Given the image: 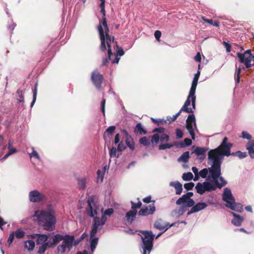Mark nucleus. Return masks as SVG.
<instances>
[{"label":"nucleus","instance_id":"obj_1","mask_svg":"<svg viewBox=\"0 0 254 254\" xmlns=\"http://www.w3.org/2000/svg\"><path fill=\"white\" fill-rule=\"evenodd\" d=\"M35 215L38 218L39 223L44 230L52 231L55 229L56 218L54 211L38 210L35 211Z\"/></svg>","mask_w":254,"mask_h":254},{"label":"nucleus","instance_id":"obj_2","mask_svg":"<svg viewBox=\"0 0 254 254\" xmlns=\"http://www.w3.org/2000/svg\"><path fill=\"white\" fill-rule=\"evenodd\" d=\"M233 145L228 142L227 137H224L220 145L216 148L210 150L208 153V159H213L220 162V165L222 164V159L224 156H229L231 155V148Z\"/></svg>","mask_w":254,"mask_h":254},{"label":"nucleus","instance_id":"obj_3","mask_svg":"<svg viewBox=\"0 0 254 254\" xmlns=\"http://www.w3.org/2000/svg\"><path fill=\"white\" fill-rule=\"evenodd\" d=\"M100 12L102 13L103 16L102 20L100 21L99 24L97 26V29L99 32V37L101 40L100 48L101 51L104 52L107 49L105 46V42L108 44V42L111 40L112 38L109 34V29L107 24L105 8L101 9Z\"/></svg>","mask_w":254,"mask_h":254},{"label":"nucleus","instance_id":"obj_4","mask_svg":"<svg viewBox=\"0 0 254 254\" xmlns=\"http://www.w3.org/2000/svg\"><path fill=\"white\" fill-rule=\"evenodd\" d=\"M87 207L86 208L87 214L90 217H94L93 223L90 232V236L94 237L97 232V230L100 226L104 225L101 224L100 218L98 217H94L97 214L96 208H94L95 201L94 196H91L87 200Z\"/></svg>","mask_w":254,"mask_h":254},{"label":"nucleus","instance_id":"obj_5","mask_svg":"<svg viewBox=\"0 0 254 254\" xmlns=\"http://www.w3.org/2000/svg\"><path fill=\"white\" fill-rule=\"evenodd\" d=\"M208 163L211 164V166L208 168H204L200 170L199 175L203 179L207 177V175L209 172V175L208 176L207 180L210 178L216 179L220 174V162L213 158V159H208Z\"/></svg>","mask_w":254,"mask_h":254},{"label":"nucleus","instance_id":"obj_6","mask_svg":"<svg viewBox=\"0 0 254 254\" xmlns=\"http://www.w3.org/2000/svg\"><path fill=\"white\" fill-rule=\"evenodd\" d=\"M140 232L143 236H141L142 241V249L143 254H147L149 253L153 248V242L155 238V235L151 231L141 230Z\"/></svg>","mask_w":254,"mask_h":254},{"label":"nucleus","instance_id":"obj_7","mask_svg":"<svg viewBox=\"0 0 254 254\" xmlns=\"http://www.w3.org/2000/svg\"><path fill=\"white\" fill-rule=\"evenodd\" d=\"M74 241V236L73 235H65V239L63 241L62 244L59 245L57 248L58 254H64L67 249L68 252H69L73 246Z\"/></svg>","mask_w":254,"mask_h":254},{"label":"nucleus","instance_id":"obj_8","mask_svg":"<svg viewBox=\"0 0 254 254\" xmlns=\"http://www.w3.org/2000/svg\"><path fill=\"white\" fill-rule=\"evenodd\" d=\"M111 40L108 42V44L105 42V45H107L108 47V58L110 61L112 62V64H118L120 59V58H118V56H122L124 54V51L122 48L119 47L118 46V49L116 51V53H113L111 49V42H114V37H112ZM106 47V45H105Z\"/></svg>","mask_w":254,"mask_h":254},{"label":"nucleus","instance_id":"obj_9","mask_svg":"<svg viewBox=\"0 0 254 254\" xmlns=\"http://www.w3.org/2000/svg\"><path fill=\"white\" fill-rule=\"evenodd\" d=\"M186 120V123L185 127L188 130L189 133L190 134L191 139L194 140L195 139V133L194 129L196 128V120L195 116L193 113H190Z\"/></svg>","mask_w":254,"mask_h":254},{"label":"nucleus","instance_id":"obj_10","mask_svg":"<svg viewBox=\"0 0 254 254\" xmlns=\"http://www.w3.org/2000/svg\"><path fill=\"white\" fill-rule=\"evenodd\" d=\"M29 200L32 202H40L46 199L45 195L37 190L31 191L29 193Z\"/></svg>","mask_w":254,"mask_h":254},{"label":"nucleus","instance_id":"obj_11","mask_svg":"<svg viewBox=\"0 0 254 254\" xmlns=\"http://www.w3.org/2000/svg\"><path fill=\"white\" fill-rule=\"evenodd\" d=\"M139 142L140 144L146 146L150 144V140L149 138L146 136H144L139 139ZM151 142L153 146L159 143V134L158 133L154 134L152 136Z\"/></svg>","mask_w":254,"mask_h":254},{"label":"nucleus","instance_id":"obj_12","mask_svg":"<svg viewBox=\"0 0 254 254\" xmlns=\"http://www.w3.org/2000/svg\"><path fill=\"white\" fill-rule=\"evenodd\" d=\"M91 78L93 84L96 86V87L97 89H100L103 81V75L97 70H95L92 72Z\"/></svg>","mask_w":254,"mask_h":254},{"label":"nucleus","instance_id":"obj_13","mask_svg":"<svg viewBox=\"0 0 254 254\" xmlns=\"http://www.w3.org/2000/svg\"><path fill=\"white\" fill-rule=\"evenodd\" d=\"M222 198L223 200L227 203L226 204H229L231 201L234 202V201H235V198L232 194L231 190L228 188H226L224 189Z\"/></svg>","mask_w":254,"mask_h":254},{"label":"nucleus","instance_id":"obj_14","mask_svg":"<svg viewBox=\"0 0 254 254\" xmlns=\"http://www.w3.org/2000/svg\"><path fill=\"white\" fill-rule=\"evenodd\" d=\"M207 206V204L205 202H198L195 204L190 210L188 211L187 215L189 216L193 213L198 212L205 209Z\"/></svg>","mask_w":254,"mask_h":254},{"label":"nucleus","instance_id":"obj_15","mask_svg":"<svg viewBox=\"0 0 254 254\" xmlns=\"http://www.w3.org/2000/svg\"><path fill=\"white\" fill-rule=\"evenodd\" d=\"M187 103L186 104H184L180 110L176 115L173 116V117L171 118V120H169V122L168 123V124H169L172 122L175 121L177 117L180 115L182 112H185L187 113H193V111H192V109L190 108H187Z\"/></svg>","mask_w":254,"mask_h":254},{"label":"nucleus","instance_id":"obj_16","mask_svg":"<svg viewBox=\"0 0 254 254\" xmlns=\"http://www.w3.org/2000/svg\"><path fill=\"white\" fill-rule=\"evenodd\" d=\"M226 206L231 210L238 212H242L243 211V206L241 203H236L235 200L231 201L229 204H226Z\"/></svg>","mask_w":254,"mask_h":254},{"label":"nucleus","instance_id":"obj_17","mask_svg":"<svg viewBox=\"0 0 254 254\" xmlns=\"http://www.w3.org/2000/svg\"><path fill=\"white\" fill-rule=\"evenodd\" d=\"M252 66H254V64H245V66H239L238 68H237V66H236V72L235 73V80L236 83H239L240 82V74L241 70H245L247 68L251 67Z\"/></svg>","mask_w":254,"mask_h":254},{"label":"nucleus","instance_id":"obj_18","mask_svg":"<svg viewBox=\"0 0 254 254\" xmlns=\"http://www.w3.org/2000/svg\"><path fill=\"white\" fill-rule=\"evenodd\" d=\"M195 100L196 96L195 95V93H193V95H191L190 92H189L187 100L185 101L184 104L187 103V106L186 107L187 108H189L188 107L190 105L191 102L192 106L191 109L193 111V110H195Z\"/></svg>","mask_w":254,"mask_h":254},{"label":"nucleus","instance_id":"obj_19","mask_svg":"<svg viewBox=\"0 0 254 254\" xmlns=\"http://www.w3.org/2000/svg\"><path fill=\"white\" fill-rule=\"evenodd\" d=\"M149 207V209L148 208V207L147 206L142 208L138 212V215L146 216L149 214H152L153 212L155 211V208L153 205H150Z\"/></svg>","mask_w":254,"mask_h":254},{"label":"nucleus","instance_id":"obj_20","mask_svg":"<svg viewBox=\"0 0 254 254\" xmlns=\"http://www.w3.org/2000/svg\"><path fill=\"white\" fill-rule=\"evenodd\" d=\"M200 71H198L196 73L194 74V76L192 81L191 87L189 92H190L191 95H193V93H195L196 88L197 86L198 80L200 75Z\"/></svg>","mask_w":254,"mask_h":254},{"label":"nucleus","instance_id":"obj_21","mask_svg":"<svg viewBox=\"0 0 254 254\" xmlns=\"http://www.w3.org/2000/svg\"><path fill=\"white\" fill-rule=\"evenodd\" d=\"M180 224V221H177L172 224H170L169 223H166L164 225L160 224V236L161 235L162 233L167 231L169 228L172 226H176L178 227L179 224Z\"/></svg>","mask_w":254,"mask_h":254},{"label":"nucleus","instance_id":"obj_22","mask_svg":"<svg viewBox=\"0 0 254 254\" xmlns=\"http://www.w3.org/2000/svg\"><path fill=\"white\" fill-rule=\"evenodd\" d=\"M216 188H221L227 184V181L221 176V169H220V175L216 179H213Z\"/></svg>","mask_w":254,"mask_h":254},{"label":"nucleus","instance_id":"obj_23","mask_svg":"<svg viewBox=\"0 0 254 254\" xmlns=\"http://www.w3.org/2000/svg\"><path fill=\"white\" fill-rule=\"evenodd\" d=\"M65 235L63 236L60 234H57L53 237L52 242H48L51 247L53 248L55 245L58 244L61 241L65 239Z\"/></svg>","mask_w":254,"mask_h":254},{"label":"nucleus","instance_id":"obj_24","mask_svg":"<svg viewBox=\"0 0 254 254\" xmlns=\"http://www.w3.org/2000/svg\"><path fill=\"white\" fill-rule=\"evenodd\" d=\"M234 219L232 220V223L236 226H240L244 220V218L234 212L232 213Z\"/></svg>","mask_w":254,"mask_h":254},{"label":"nucleus","instance_id":"obj_25","mask_svg":"<svg viewBox=\"0 0 254 254\" xmlns=\"http://www.w3.org/2000/svg\"><path fill=\"white\" fill-rule=\"evenodd\" d=\"M248 154L252 158H254V140L248 141L246 145Z\"/></svg>","mask_w":254,"mask_h":254},{"label":"nucleus","instance_id":"obj_26","mask_svg":"<svg viewBox=\"0 0 254 254\" xmlns=\"http://www.w3.org/2000/svg\"><path fill=\"white\" fill-rule=\"evenodd\" d=\"M137 214V210H129L127 212L126 214V218L127 221L131 224L133 221L135 220L136 215Z\"/></svg>","mask_w":254,"mask_h":254},{"label":"nucleus","instance_id":"obj_27","mask_svg":"<svg viewBox=\"0 0 254 254\" xmlns=\"http://www.w3.org/2000/svg\"><path fill=\"white\" fill-rule=\"evenodd\" d=\"M207 149L204 147H196L192 153H194L197 156H201L200 159L203 160L205 158V154Z\"/></svg>","mask_w":254,"mask_h":254},{"label":"nucleus","instance_id":"obj_28","mask_svg":"<svg viewBox=\"0 0 254 254\" xmlns=\"http://www.w3.org/2000/svg\"><path fill=\"white\" fill-rule=\"evenodd\" d=\"M170 186L173 187L175 189L176 194H181L183 190V187L181 183L178 181L171 182L170 183Z\"/></svg>","mask_w":254,"mask_h":254},{"label":"nucleus","instance_id":"obj_29","mask_svg":"<svg viewBox=\"0 0 254 254\" xmlns=\"http://www.w3.org/2000/svg\"><path fill=\"white\" fill-rule=\"evenodd\" d=\"M192 144V140L191 139L186 138L184 140V142H175V145L177 147L180 148H185L186 146H190Z\"/></svg>","mask_w":254,"mask_h":254},{"label":"nucleus","instance_id":"obj_30","mask_svg":"<svg viewBox=\"0 0 254 254\" xmlns=\"http://www.w3.org/2000/svg\"><path fill=\"white\" fill-rule=\"evenodd\" d=\"M202 184L204 186L205 192L214 190L217 188L215 184H212L211 182L205 181Z\"/></svg>","mask_w":254,"mask_h":254},{"label":"nucleus","instance_id":"obj_31","mask_svg":"<svg viewBox=\"0 0 254 254\" xmlns=\"http://www.w3.org/2000/svg\"><path fill=\"white\" fill-rule=\"evenodd\" d=\"M50 235L46 234H38L37 238V244H42L47 243L46 241L48 240Z\"/></svg>","mask_w":254,"mask_h":254},{"label":"nucleus","instance_id":"obj_32","mask_svg":"<svg viewBox=\"0 0 254 254\" xmlns=\"http://www.w3.org/2000/svg\"><path fill=\"white\" fill-rule=\"evenodd\" d=\"M126 143L127 145L129 148L130 150L132 151L134 149V142L133 138L130 136H127L126 137Z\"/></svg>","mask_w":254,"mask_h":254},{"label":"nucleus","instance_id":"obj_33","mask_svg":"<svg viewBox=\"0 0 254 254\" xmlns=\"http://www.w3.org/2000/svg\"><path fill=\"white\" fill-rule=\"evenodd\" d=\"M10 146H11L10 143H8V148L9 150L8 152L1 159L2 160H5L10 155L17 152V149L15 148L11 147Z\"/></svg>","mask_w":254,"mask_h":254},{"label":"nucleus","instance_id":"obj_34","mask_svg":"<svg viewBox=\"0 0 254 254\" xmlns=\"http://www.w3.org/2000/svg\"><path fill=\"white\" fill-rule=\"evenodd\" d=\"M134 132L135 133H139L140 135L145 134L147 132L146 130L143 128L141 124L140 123H138L136 125L134 128Z\"/></svg>","mask_w":254,"mask_h":254},{"label":"nucleus","instance_id":"obj_35","mask_svg":"<svg viewBox=\"0 0 254 254\" xmlns=\"http://www.w3.org/2000/svg\"><path fill=\"white\" fill-rule=\"evenodd\" d=\"M35 246V242L32 240H28L25 242V248L29 251H33Z\"/></svg>","mask_w":254,"mask_h":254},{"label":"nucleus","instance_id":"obj_36","mask_svg":"<svg viewBox=\"0 0 254 254\" xmlns=\"http://www.w3.org/2000/svg\"><path fill=\"white\" fill-rule=\"evenodd\" d=\"M189 158H190L189 151H186V152H184L181 155V156L178 158V161H182L184 163H187L188 162Z\"/></svg>","mask_w":254,"mask_h":254},{"label":"nucleus","instance_id":"obj_37","mask_svg":"<svg viewBox=\"0 0 254 254\" xmlns=\"http://www.w3.org/2000/svg\"><path fill=\"white\" fill-rule=\"evenodd\" d=\"M231 155L233 156H238L239 158L241 159L245 158L248 156L247 152H242L239 150L231 153Z\"/></svg>","mask_w":254,"mask_h":254},{"label":"nucleus","instance_id":"obj_38","mask_svg":"<svg viewBox=\"0 0 254 254\" xmlns=\"http://www.w3.org/2000/svg\"><path fill=\"white\" fill-rule=\"evenodd\" d=\"M98 238L97 237L91 238L90 237V248L91 251L93 252L98 244Z\"/></svg>","mask_w":254,"mask_h":254},{"label":"nucleus","instance_id":"obj_39","mask_svg":"<svg viewBox=\"0 0 254 254\" xmlns=\"http://www.w3.org/2000/svg\"><path fill=\"white\" fill-rule=\"evenodd\" d=\"M48 248H52L48 242L43 244L42 246L40 247L38 253L39 254H44Z\"/></svg>","mask_w":254,"mask_h":254},{"label":"nucleus","instance_id":"obj_40","mask_svg":"<svg viewBox=\"0 0 254 254\" xmlns=\"http://www.w3.org/2000/svg\"><path fill=\"white\" fill-rule=\"evenodd\" d=\"M115 129H116V127L112 126H110V127H109L106 130L105 132H104V133L103 134V137L105 140H106V134H107L108 135L112 134L114 133V132L115 131Z\"/></svg>","mask_w":254,"mask_h":254},{"label":"nucleus","instance_id":"obj_41","mask_svg":"<svg viewBox=\"0 0 254 254\" xmlns=\"http://www.w3.org/2000/svg\"><path fill=\"white\" fill-rule=\"evenodd\" d=\"M195 189H196V192L200 194H202L205 192L203 184H201L200 183H198L196 184V185L195 186Z\"/></svg>","mask_w":254,"mask_h":254},{"label":"nucleus","instance_id":"obj_42","mask_svg":"<svg viewBox=\"0 0 254 254\" xmlns=\"http://www.w3.org/2000/svg\"><path fill=\"white\" fill-rule=\"evenodd\" d=\"M187 210V208L184 205L179 207L178 209L174 210V212L178 214L179 216L183 215Z\"/></svg>","mask_w":254,"mask_h":254},{"label":"nucleus","instance_id":"obj_43","mask_svg":"<svg viewBox=\"0 0 254 254\" xmlns=\"http://www.w3.org/2000/svg\"><path fill=\"white\" fill-rule=\"evenodd\" d=\"M193 175L191 172L185 173L183 174L182 179L185 181H189L193 179Z\"/></svg>","mask_w":254,"mask_h":254},{"label":"nucleus","instance_id":"obj_44","mask_svg":"<svg viewBox=\"0 0 254 254\" xmlns=\"http://www.w3.org/2000/svg\"><path fill=\"white\" fill-rule=\"evenodd\" d=\"M131 210H136V209L139 208L142 205V203L140 201H138L137 203H135L133 201H131Z\"/></svg>","mask_w":254,"mask_h":254},{"label":"nucleus","instance_id":"obj_45","mask_svg":"<svg viewBox=\"0 0 254 254\" xmlns=\"http://www.w3.org/2000/svg\"><path fill=\"white\" fill-rule=\"evenodd\" d=\"M86 179L82 178L78 180V184L80 189H84L86 187Z\"/></svg>","mask_w":254,"mask_h":254},{"label":"nucleus","instance_id":"obj_46","mask_svg":"<svg viewBox=\"0 0 254 254\" xmlns=\"http://www.w3.org/2000/svg\"><path fill=\"white\" fill-rule=\"evenodd\" d=\"M25 232L21 230H17L14 232V236L17 239L22 238L25 236Z\"/></svg>","mask_w":254,"mask_h":254},{"label":"nucleus","instance_id":"obj_47","mask_svg":"<svg viewBox=\"0 0 254 254\" xmlns=\"http://www.w3.org/2000/svg\"><path fill=\"white\" fill-rule=\"evenodd\" d=\"M37 84L36 83L35 85L34 89L33 90V101L31 103L30 106L31 107H32L34 105L36 100V97H37Z\"/></svg>","mask_w":254,"mask_h":254},{"label":"nucleus","instance_id":"obj_48","mask_svg":"<svg viewBox=\"0 0 254 254\" xmlns=\"http://www.w3.org/2000/svg\"><path fill=\"white\" fill-rule=\"evenodd\" d=\"M241 137L244 139H247L249 140V141L253 140V139H252V135L246 131H243L242 132V135H241Z\"/></svg>","mask_w":254,"mask_h":254},{"label":"nucleus","instance_id":"obj_49","mask_svg":"<svg viewBox=\"0 0 254 254\" xmlns=\"http://www.w3.org/2000/svg\"><path fill=\"white\" fill-rule=\"evenodd\" d=\"M187 199L183 195L182 197H180L176 201L177 205H185L186 204Z\"/></svg>","mask_w":254,"mask_h":254},{"label":"nucleus","instance_id":"obj_50","mask_svg":"<svg viewBox=\"0 0 254 254\" xmlns=\"http://www.w3.org/2000/svg\"><path fill=\"white\" fill-rule=\"evenodd\" d=\"M175 145V142L174 143L172 144H169V143H165V144H160V149L164 150L167 148H170L172 147Z\"/></svg>","mask_w":254,"mask_h":254},{"label":"nucleus","instance_id":"obj_51","mask_svg":"<svg viewBox=\"0 0 254 254\" xmlns=\"http://www.w3.org/2000/svg\"><path fill=\"white\" fill-rule=\"evenodd\" d=\"M195 202L194 200L192 198H189L187 199L186 204L184 205L186 206L187 208L188 207H192L194 205Z\"/></svg>","mask_w":254,"mask_h":254},{"label":"nucleus","instance_id":"obj_52","mask_svg":"<svg viewBox=\"0 0 254 254\" xmlns=\"http://www.w3.org/2000/svg\"><path fill=\"white\" fill-rule=\"evenodd\" d=\"M194 186V184L192 182L184 184V188L187 190H191L193 187Z\"/></svg>","mask_w":254,"mask_h":254},{"label":"nucleus","instance_id":"obj_53","mask_svg":"<svg viewBox=\"0 0 254 254\" xmlns=\"http://www.w3.org/2000/svg\"><path fill=\"white\" fill-rule=\"evenodd\" d=\"M17 94L20 99H18V102L20 103L24 102V96L22 93V90H18L17 91Z\"/></svg>","mask_w":254,"mask_h":254},{"label":"nucleus","instance_id":"obj_54","mask_svg":"<svg viewBox=\"0 0 254 254\" xmlns=\"http://www.w3.org/2000/svg\"><path fill=\"white\" fill-rule=\"evenodd\" d=\"M117 154L116 148L113 147L110 151V156L111 157H116Z\"/></svg>","mask_w":254,"mask_h":254},{"label":"nucleus","instance_id":"obj_55","mask_svg":"<svg viewBox=\"0 0 254 254\" xmlns=\"http://www.w3.org/2000/svg\"><path fill=\"white\" fill-rule=\"evenodd\" d=\"M176 133L177 138L180 139L182 138L184 133L181 129L177 128L176 130Z\"/></svg>","mask_w":254,"mask_h":254},{"label":"nucleus","instance_id":"obj_56","mask_svg":"<svg viewBox=\"0 0 254 254\" xmlns=\"http://www.w3.org/2000/svg\"><path fill=\"white\" fill-rule=\"evenodd\" d=\"M169 139V136L166 134H163L160 136V141L162 142L164 141H168Z\"/></svg>","mask_w":254,"mask_h":254},{"label":"nucleus","instance_id":"obj_57","mask_svg":"<svg viewBox=\"0 0 254 254\" xmlns=\"http://www.w3.org/2000/svg\"><path fill=\"white\" fill-rule=\"evenodd\" d=\"M105 103L106 100L105 99H103L101 103V111L103 114V115L105 116Z\"/></svg>","mask_w":254,"mask_h":254},{"label":"nucleus","instance_id":"obj_58","mask_svg":"<svg viewBox=\"0 0 254 254\" xmlns=\"http://www.w3.org/2000/svg\"><path fill=\"white\" fill-rule=\"evenodd\" d=\"M32 152L30 154V157H34L39 160L40 159V156L38 153L36 152V151L35 150V149L33 148H32Z\"/></svg>","mask_w":254,"mask_h":254},{"label":"nucleus","instance_id":"obj_59","mask_svg":"<svg viewBox=\"0 0 254 254\" xmlns=\"http://www.w3.org/2000/svg\"><path fill=\"white\" fill-rule=\"evenodd\" d=\"M14 238V232H12L9 236V238L7 240V243L9 245V246L12 243V242L13 241V239Z\"/></svg>","mask_w":254,"mask_h":254},{"label":"nucleus","instance_id":"obj_60","mask_svg":"<svg viewBox=\"0 0 254 254\" xmlns=\"http://www.w3.org/2000/svg\"><path fill=\"white\" fill-rule=\"evenodd\" d=\"M126 147L123 144L122 142H121L119 143L118 146V149L117 150L119 151H122L123 150H124Z\"/></svg>","mask_w":254,"mask_h":254},{"label":"nucleus","instance_id":"obj_61","mask_svg":"<svg viewBox=\"0 0 254 254\" xmlns=\"http://www.w3.org/2000/svg\"><path fill=\"white\" fill-rule=\"evenodd\" d=\"M194 59L196 62L200 63L201 60V57L200 53L198 52L196 56L194 57Z\"/></svg>","mask_w":254,"mask_h":254},{"label":"nucleus","instance_id":"obj_62","mask_svg":"<svg viewBox=\"0 0 254 254\" xmlns=\"http://www.w3.org/2000/svg\"><path fill=\"white\" fill-rule=\"evenodd\" d=\"M201 18L203 21H204L206 23H207L211 25H212V24H213V21L212 19H207L205 18L204 16H201Z\"/></svg>","mask_w":254,"mask_h":254},{"label":"nucleus","instance_id":"obj_63","mask_svg":"<svg viewBox=\"0 0 254 254\" xmlns=\"http://www.w3.org/2000/svg\"><path fill=\"white\" fill-rule=\"evenodd\" d=\"M114 212V210L113 208H108L106 209L104 212V215H110Z\"/></svg>","mask_w":254,"mask_h":254},{"label":"nucleus","instance_id":"obj_64","mask_svg":"<svg viewBox=\"0 0 254 254\" xmlns=\"http://www.w3.org/2000/svg\"><path fill=\"white\" fill-rule=\"evenodd\" d=\"M120 135L119 133H117L115 137L114 143L115 144L118 143L120 142Z\"/></svg>","mask_w":254,"mask_h":254}]
</instances>
